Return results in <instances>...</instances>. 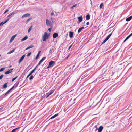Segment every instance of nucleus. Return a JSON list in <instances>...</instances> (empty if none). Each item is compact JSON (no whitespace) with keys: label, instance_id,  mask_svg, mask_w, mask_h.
I'll return each instance as SVG.
<instances>
[{"label":"nucleus","instance_id":"f257e3e1","mask_svg":"<svg viewBox=\"0 0 132 132\" xmlns=\"http://www.w3.org/2000/svg\"><path fill=\"white\" fill-rule=\"evenodd\" d=\"M50 35V33L48 34L47 32H45L42 37V39L43 41H46L47 39L49 37Z\"/></svg>","mask_w":132,"mask_h":132},{"label":"nucleus","instance_id":"f03ea898","mask_svg":"<svg viewBox=\"0 0 132 132\" xmlns=\"http://www.w3.org/2000/svg\"><path fill=\"white\" fill-rule=\"evenodd\" d=\"M55 64V62L54 61H51L50 62L48 65L47 67V68H50L52 67Z\"/></svg>","mask_w":132,"mask_h":132},{"label":"nucleus","instance_id":"7ed1b4c3","mask_svg":"<svg viewBox=\"0 0 132 132\" xmlns=\"http://www.w3.org/2000/svg\"><path fill=\"white\" fill-rule=\"evenodd\" d=\"M94 129H96L95 130H98V132H101L103 129V127L102 126H101L99 127L98 129H97V127L95 126L94 127Z\"/></svg>","mask_w":132,"mask_h":132},{"label":"nucleus","instance_id":"20e7f679","mask_svg":"<svg viewBox=\"0 0 132 132\" xmlns=\"http://www.w3.org/2000/svg\"><path fill=\"white\" fill-rule=\"evenodd\" d=\"M46 58V57H43L39 61V63L37 64V65H40L41 64V63H42L43 62V61Z\"/></svg>","mask_w":132,"mask_h":132},{"label":"nucleus","instance_id":"39448f33","mask_svg":"<svg viewBox=\"0 0 132 132\" xmlns=\"http://www.w3.org/2000/svg\"><path fill=\"white\" fill-rule=\"evenodd\" d=\"M25 56V55H24L21 57L20 58V59L19 60V62H18V63H21V62L22 61V60H23V59L24 58Z\"/></svg>","mask_w":132,"mask_h":132},{"label":"nucleus","instance_id":"423d86ee","mask_svg":"<svg viewBox=\"0 0 132 132\" xmlns=\"http://www.w3.org/2000/svg\"><path fill=\"white\" fill-rule=\"evenodd\" d=\"M13 69V68L9 70H8L5 72V74H8L11 73L12 71V70Z\"/></svg>","mask_w":132,"mask_h":132},{"label":"nucleus","instance_id":"0eeeda50","mask_svg":"<svg viewBox=\"0 0 132 132\" xmlns=\"http://www.w3.org/2000/svg\"><path fill=\"white\" fill-rule=\"evenodd\" d=\"M78 19L79 21V23L81 22L83 18L82 16L78 17Z\"/></svg>","mask_w":132,"mask_h":132},{"label":"nucleus","instance_id":"6e6552de","mask_svg":"<svg viewBox=\"0 0 132 132\" xmlns=\"http://www.w3.org/2000/svg\"><path fill=\"white\" fill-rule=\"evenodd\" d=\"M30 14L29 13H26L23 15L22 17V18H23L24 17H27L30 16Z\"/></svg>","mask_w":132,"mask_h":132},{"label":"nucleus","instance_id":"1a4fd4ad","mask_svg":"<svg viewBox=\"0 0 132 132\" xmlns=\"http://www.w3.org/2000/svg\"><path fill=\"white\" fill-rule=\"evenodd\" d=\"M16 34H15L13 36H12V37L11 38L10 40V42H12L13 40H14V38H15V37L16 36Z\"/></svg>","mask_w":132,"mask_h":132},{"label":"nucleus","instance_id":"9d476101","mask_svg":"<svg viewBox=\"0 0 132 132\" xmlns=\"http://www.w3.org/2000/svg\"><path fill=\"white\" fill-rule=\"evenodd\" d=\"M53 92H54V91H52L51 92H49L47 93L46 94L47 95L46 97L47 98L48 97H49V96L50 95H51V94H52L53 93Z\"/></svg>","mask_w":132,"mask_h":132},{"label":"nucleus","instance_id":"9b49d317","mask_svg":"<svg viewBox=\"0 0 132 132\" xmlns=\"http://www.w3.org/2000/svg\"><path fill=\"white\" fill-rule=\"evenodd\" d=\"M58 34L57 33H54L53 35V37L54 38H56L57 37H58Z\"/></svg>","mask_w":132,"mask_h":132},{"label":"nucleus","instance_id":"f8f14e48","mask_svg":"<svg viewBox=\"0 0 132 132\" xmlns=\"http://www.w3.org/2000/svg\"><path fill=\"white\" fill-rule=\"evenodd\" d=\"M19 128V127H18L12 130L10 132H17L18 131V129Z\"/></svg>","mask_w":132,"mask_h":132},{"label":"nucleus","instance_id":"ddd939ff","mask_svg":"<svg viewBox=\"0 0 132 132\" xmlns=\"http://www.w3.org/2000/svg\"><path fill=\"white\" fill-rule=\"evenodd\" d=\"M46 23L47 26H49L50 24L51 23V22L49 20L47 19L46 20Z\"/></svg>","mask_w":132,"mask_h":132},{"label":"nucleus","instance_id":"4468645a","mask_svg":"<svg viewBox=\"0 0 132 132\" xmlns=\"http://www.w3.org/2000/svg\"><path fill=\"white\" fill-rule=\"evenodd\" d=\"M7 82L5 83L2 86V89L3 88H6L7 87Z\"/></svg>","mask_w":132,"mask_h":132},{"label":"nucleus","instance_id":"2eb2a0df","mask_svg":"<svg viewBox=\"0 0 132 132\" xmlns=\"http://www.w3.org/2000/svg\"><path fill=\"white\" fill-rule=\"evenodd\" d=\"M132 18V16H130L126 19V21L127 22L129 21Z\"/></svg>","mask_w":132,"mask_h":132},{"label":"nucleus","instance_id":"dca6fc26","mask_svg":"<svg viewBox=\"0 0 132 132\" xmlns=\"http://www.w3.org/2000/svg\"><path fill=\"white\" fill-rule=\"evenodd\" d=\"M20 80L17 81L16 83L13 86H14V88H15L17 87L18 85L20 82Z\"/></svg>","mask_w":132,"mask_h":132},{"label":"nucleus","instance_id":"f3484780","mask_svg":"<svg viewBox=\"0 0 132 132\" xmlns=\"http://www.w3.org/2000/svg\"><path fill=\"white\" fill-rule=\"evenodd\" d=\"M86 20H88L90 19V16L89 14H87L86 16Z\"/></svg>","mask_w":132,"mask_h":132},{"label":"nucleus","instance_id":"a211bd4d","mask_svg":"<svg viewBox=\"0 0 132 132\" xmlns=\"http://www.w3.org/2000/svg\"><path fill=\"white\" fill-rule=\"evenodd\" d=\"M16 13V11H14L10 13L9 15H8L7 17V18L11 16L12 15L14 14H15Z\"/></svg>","mask_w":132,"mask_h":132},{"label":"nucleus","instance_id":"6ab92c4d","mask_svg":"<svg viewBox=\"0 0 132 132\" xmlns=\"http://www.w3.org/2000/svg\"><path fill=\"white\" fill-rule=\"evenodd\" d=\"M28 38V36H25L23 38L21 39V41H24L26 40V39H27Z\"/></svg>","mask_w":132,"mask_h":132},{"label":"nucleus","instance_id":"aec40b11","mask_svg":"<svg viewBox=\"0 0 132 132\" xmlns=\"http://www.w3.org/2000/svg\"><path fill=\"white\" fill-rule=\"evenodd\" d=\"M58 114L59 113H57L55 114V115L51 117L50 118V119H53L55 118L58 116Z\"/></svg>","mask_w":132,"mask_h":132},{"label":"nucleus","instance_id":"412c9836","mask_svg":"<svg viewBox=\"0 0 132 132\" xmlns=\"http://www.w3.org/2000/svg\"><path fill=\"white\" fill-rule=\"evenodd\" d=\"M73 32L72 31H70L69 32V36L70 38H72L73 36Z\"/></svg>","mask_w":132,"mask_h":132},{"label":"nucleus","instance_id":"4be33fe9","mask_svg":"<svg viewBox=\"0 0 132 132\" xmlns=\"http://www.w3.org/2000/svg\"><path fill=\"white\" fill-rule=\"evenodd\" d=\"M84 27H80L79 28L78 31V33H80L81 31V30L84 29Z\"/></svg>","mask_w":132,"mask_h":132},{"label":"nucleus","instance_id":"5701e85b","mask_svg":"<svg viewBox=\"0 0 132 132\" xmlns=\"http://www.w3.org/2000/svg\"><path fill=\"white\" fill-rule=\"evenodd\" d=\"M78 6V4H76L72 6L71 7V9H72L73 8L76 7L77 6Z\"/></svg>","mask_w":132,"mask_h":132},{"label":"nucleus","instance_id":"b1692460","mask_svg":"<svg viewBox=\"0 0 132 132\" xmlns=\"http://www.w3.org/2000/svg\"><path fill=\"white\" fill-rule=\"evenodd\" d=\"M10 92V90H9L6 93H5V94H4V96H5V97L7 95V94Z\"/></svg>","mask_w":132,"mask_h":132},{"label":"nucleus","instance_id":"393cba45","mask_svg":"<svg viewBox=\"0 0 132 132\" xmlns=\"http://www.w3.org/2000/svg\"><path fill=\"white\" fill-rule=\"evenodd\" d=\"M5 97H6L4 96V94H3L2 95L0 96V99L2 100Z\"/></svg>","mask_w":132,"mask_h":132},{"label":"nucleus","instance_id":"a878e982","mask_svg":"<svg viewBox=\"0 0 132 132\" xmlns=\"http://www.w3.org/2000/svg\"><path fill=\"white\" fill-rule=\"evenodd\" d=\"M29 77V80H32L33 79V78L35 76V75L33 76V75H31Z\"/></svg>","mask_w":132,"mask_h":132},{"label":"nucleus","instance_id":"bb28decb","mask_svg":"<svg viewBox=\"0 0 132 132\" xmlns=\"http://www.w3.org/2000/svg\"><path fill=\"white\" fill-rule=\"evenodd\" d=\"M53 47L52 48H50V51H49V52L50 54H52V53H53Z\"/></svg>","mask_w":132,"mask_h":132},{"label":"nucleus","instance_id":"cd10ccee","mask_svg":"<svg viewBox=\"0 0 132 132\" xmlns=\"http://www.w3.org/2000/svg\"><path fill=\"white\" fill-rule=\"evenodd\" d=\"M32 26H30L28 30V33H29L31 31V29H32Z\"/></svg>","mask_w":132,"mask_h":132},{"label":"nucleus","instance_id":"c85d7f7f","mask_svg":"<svg viewBox=\"0 0 132 132\" xmlns=\"http://www.w3.org/2000/svg\"><path fill=\"white\" fill-rule=\"evenodd\" d=\"M111 100V98L110 97H108L107 99H106V101H107V103L109 102L110 100Z\"/></svg>","mask_w":132,"mask_h":132},{"label":"nucleus","instance_id":"c756f323","mask_svg":"<svg viewBox=\"0 0 132 132\" xmlns=\"http://www.w3.org/2000/svg\"><path fill=\"white\" fill-rule=\"evenodd\" d=\"M32 19V18H30L28 19L26 21L27 22L26 23L27 24L28 22L29 21H30Z\"/></svg>","mask_w":132,"mask_h":132},{"label":"nucleus","instance_id":"7c9ffc66","mask_svg":"<svg viewBox=\"0 0 132 132\" xmlns=\"http://www.w3.org/2000/svg\"><path fill=\"white\" fill-rule=\"evenodd\" d=\"M35 71L33 69L30 72V73L29 74L31 75L34 73Z\"/></svg>","mask_w":132,"mask_h":132},{"label":"nucleus","instance_id":"2f4dec72","mask_svg":"<svg viewBox=\"0 0 132 132\" xmlns=\"http://www.w3.org/2000/svg\"><path fill=\"white\" fill-rule=\"evenodd\" d=\"M18 77V76H16L15 77L12 78V82H13Z\"/></svg>","mask_w":132,"mask_h":132},{"label":"nucleus","instance_id":"473e14b6","mask_svg":"<svg viewBox=\"0 0 132 132\" xmlns=\"http://www.w3.org/2000/svg\"><path fill=\"white\" fill-rule=\"evenodd\" d=\"M5 68H2L0 69V72H1L2 71H3V70H4L5 69Z\"/></svg>","mask_w":132,"mask_h":132},{"label":"nucleus","instance_id":"72a5a7b5","mask_svg":"<svg viewBox=\"0 0 132 132\" xmlns=\"http://www.w3.org/2000/svg\"><path fill=\"white\" fill-rule=\"evenodd\" d=\"M33 47H34V45H30V46H29V47H28V48L29 49L30 48H33Z\"/></svg>","mask_w":132,"mask_h":132},{"label":"nucleus","instance_id":"f704fd0d","mask_svg":"<svg viewBox=\"0 0 132 132\" xmlns=\"http://www.w3.org/2000/svg\"><path fill=\"white\" fill-rule=\"evenodd\" d=\"M103 3H101L100 5V8L101 9L102 8V6H103Z\"/></svg>","mask_w":132,"mask_h":132},{"label":"nucleus","instance_id":"c9c22d12","mask_svg":"<svg viewBox=\"0 0 132 132\" xmlns=\"http://www.w3.org/2000/svg\"><path fill=\"white\" fill-rule=\"evenodd\" d=\"M10 20L9 18L8 19L6 20L4 22V23L5 24L7 22H8Z\"/></svg>","mask_w":132,"mask_h":132},{"label":"nucleus","instance_id":"e433bc0d","mask_svg":"<svg viewBox=\"0 0 132 132\" xmlns=\"http://www.w3.org/2000/svg\"><path fill=\"white\" fill-rule=\"evenodd\" d=\"M112 35V33L110 34H109L107 36V37L108 38H110V36Z\"/></svg>","mask_w":132,"mask_h":132},{"label":"nucleus","instance_id":"4c0bfd02","mask_svg":"<svg viewBox=\"0 0 132 132\" xmlns=\"http://www.w3.org/2000/svg\"><path fill=\"white\" fill-rule=\"evenodd\" d=\"M30 76L29 74L27 76L25 80V81L27 80V78Z\"/></svg>","mask_w":132,"mask_h":132},{"label":"nucleus","instance_id":"58836bf2","mask_svg":"<svg viewBox=\"0 0 132 132\" xmlns=\"http://www.w3.org/2000/svg\"><path fill=\"white\" fill-rule=\"evenodd\" d=\"M31 54V52H30L29 53L27 54V56H28V57L29 56H30V55Z\"/></svg>","mask_w":132,"mask_h":132},{"label":"nucleus","instance_id":"ea45409f","mask_svg":"<svg viewBox=\"0 0 132 132\" xmlns=\"http://www.w3.org/2000/svg\"><path fill=\"white\" fill-rule=\"evenodd\" d=\"M39 55L38 54H37L35 58V59H37L38 58V57H39Z\"/></svg>","mask_w":132,"mask_h":132},{"label":"nucleus","instance_id":"a19ab883","mask_svg":"<svg viewBox=\"0 0 132 132\" xmlns=\"http://www.w3.org/2000/svg\"><path fill=\"white\" fill-rule=\"evenodd\" d=\"M9 10V9H7L6 10V11L4 12L3 14H5L7 12H8Z\"/></svg>","mask_w":132,"mask_h":132},{"label":"nucleus","instance_id":"79ce46f5","mask_svg":"<svg viewBox=\"0 0 132 132\" xmlns=\"http://www.w3.org/2000/svg\"><path fill=\"white\" fill-rule=\"evenodd\" d=\"M4 76V75L3 74L1 75L0 76V80Z\"/></svg>","mask_w":132,"mask_h":132},{"label":"nucleus","instance_id":"37998d69","mask_svg":"<svg viewBox=\"0 0 132 132\" xmlns=\"http://www.w3.org/2000/svg\"><path fill=\"white\" fill-rule=\"evenodd\" d=\"M107 41V40H106L105 39L102 42V44H104Z\"/></svg>","mask_w":132,"mask_h":132},{"label":"nucleus","instance_id":"c03bdc74","mask_svg":"<svg viewBox=\"0 0 132 132\" xmlns=\"http://www.w3.org/2000/svg\"><path fill=\"white\" fill-rule=\"evenodd\" d=\"M15 49H13V50L10 51L11 53H13L15 51Z\"/></svg>","mask_w":132,"mask_h":132},{"label":"nucleus","instance_id":"a18cd8bd","mask_svg":"<svg viewBox=\"0 0 132 132\" xmlns=\"http://www.w3.org/2000/svg\"><path fill=\"white\" fill-rule=\"evenodd\" d=\"M4 24V22H2L0 23V26H3Z\"/></svg>","mask_w":132,"mask_h":132},{"label":"nucleus","instance_id":"49530a36","mask_svg":"<svg viewBox=\"0 0 132 132\" xmlns=\"http://www.w3.org/2000/svg\"><path fill=\"white\" fill-rule=\"evenodd\" d=\"M14 88V86H13L10 89H9L10 91H11V90L13 89Z\"/></svg>","mask_w":132,"mask_h":132},{"label":"nucleus","instance_id":"de8ad7c7","mask_svg":"<svg viewBox=\"0 0 132 132\" xmlns=\"http://www.w3.org/2000/svg\"><path fill=\"white\" fill-rule=\"evenodd\" d=\"M72 44H71V45H70L69 47V48H68V50H69L70 49V48H71V47H72Z\"/></svg>","mask_w":132,"mask_h":132},{"label":"nucleus","instance_id":"09e8293b","mask_svg":"<svg viewBox=\"0 0 132 132\" xmlns=\"http://www.w3.org/2000/svg\"><path fill=\"white\" fill-rule=\"evenodd\" d=\"M54 15V13L53 12H52V13H51V16H52L53 15Z\"/></svg>","mask_w":132,"mask_h":132},{"label":"nucleus","instance_id":"8fccbe9b","mask_svg":"<svg viewBox=\"0 0 132 132\" xmlns=\"http://www.w3.org/2000/svg\"><path fill=\"white\" fill-rule=\"evenodd\" d=\"M38 66V65H37V66H36V67L34 68L33 69L35 71L36 70V68H37V67Z\"/></svg>","mask_w":132,"mask_h":132},{"label":"nucleus","instance_id":"3c124183","mask_svg":"<svg viewBox=\"0 0 132 132\" xmlns=\"http://www.w3.org/2000/svg\"><path fill=\"white\" fill-rule=\"evenodd\" d=\"M89 22H87L86 23V25H89Z\"/></svg>","mask_w":132,"mask_h":132},{"label":"nucleus","instance_id":"603ef678","mask_svg":"<svg viewBox=\"0 0 132 132\" xmlns=\"http://www.w3.org/2000/svg\"><path fill=\"white\" fill-rule=\"evenodd\" d=\"M51 28H50L48 29V30L50 32L51 31Z\"/></svg>","mask_w":132,"mask_h":132},{"label":"nucleus","instance_id":"864d4df0","mask_svg":"<svg viewBox=\"0 0 132 132\" xmlns=\"http://www.w3.org/2000/svg\"><path fill=\"white\" fill-rule=\"evenodd\" d=\"M128 39L126 38L123 41V42H125Z\"/></svg>","mask_w":132,"mask_h":132},{"label":"nucleus","instance_id":"5fc2aeb1","mask_svg":"<svg viewBox=\"0 0 132 132\" xmlns=\"http://www.w3.org/2000/svg\"><path fill=\"white\" fill-rule=\"evenodd\" d=\"M130 37L129 35L128 36H127L126 38L128 39Z\"/></svg>","mask_w":132,"mask_h":132},{"label":"nucleus","instance_id":"6e6d98bb","mask_svg":"<svg viewBox=\"0 0 132 132\" xmlns=\"http://www.w3.org/2000/svg\"><path fill=\"white\" fill-rule=\"evenodd\" d=\"M109 39V38H108L107 37H106L105 39L107 41V40Z\"/></svg>","mask_w":132,"mask_h":132},{"label":"nucleus","instance_id":"4d7b16f0","mask_svg":"<svg viewBox=\"0 0 132 132\" xmlns=\"http://www.w3.org/2000/svg\"><path fill=\"white\" fill-rule=\"evenodd\" d=\"M41 52V51H39L38 52V54L39 55V54Z\"/></svg>","mask_w":132,"mask_h":132},{"label":"nucleus","instance_id":"13d9d810","mask_svg":"<svg viewBox=\"0 0 132 132\" xmlns=\"http://www.w3.org/2000/svg\"><path fill=\"white\" fill-rule=\"evenodd\" d=\"M130 37L131 36H132V32L129 35Z\"/></svg>","mask_w":132,"mask_h":132},{"label":"nucleus","instance_id":"bf43d9fd","mask_svg":"<svg viewBox=\"0 0 132 132\" xmlns=\"http://www.w3.org/2000/svg\"><path fill=\"white\" fill-rule=\"evenodd\" d=\"M130 37L131 36H132V32L129 35Z\"/></svg>","mask_w":132,"mask_h":132},{"label":"nucleus","instance_id":"052dcab7","mask_svg":"<svg viewBox=\"0 0 132 132\" xmlns=\"http://www.w3.org/2000/svg\"><path fill=\"white\" fill-rule=\"evenodd\" d=\"M3 107H1V108H0V111L2 109H3Z\"/></svg>","mask_w":132,"mask_h":132},{"label":"nucleus","instance_id":"680f3d73","mask_svg":"<svg viewBox=\"0 0 132 132\" xmlns=\"http://www.w3.org/2000/svg\"><path fill=\"white\" fill-rule=\"evenodd\" d=\"M8 54H11V53L10 52H10H9L8 53H7Z\"/></svg>","mask_w":132,"mask_h":132},{"label":"nucleus","instance_id":"e2e57ef3","mask_svg":"<svg viewBox=\"0 0 132 132\" xmlns=\"http://www.w3.org/2000/svg\"><path fill=\"white\" fill-rule=\"evenodd\" d=\"M25 82V81H24L22 84V85Z\"/></svg>","mask_w":132,"mask_h":132},{"label":"nucleus","instance_id":"0e129e2a","mask_svg":"<svg viewBox=\"0 0 132 132\" xmlns=\"http://www.w3.org/2000/svg\"><path fill=\"white\" fill-rule=\"evenodd\" d=\"M11 67H12V66H11V65H10V66H9V68H11Z\"/></svg>","mask_w":132,"mask_h":132},{"label":"nucleus","instance_id":"69168bd1","mask_svg":"<svg viewBox=\"0 0 132 132\" xmlns=\"http://www.w3.org/2000/svg\"><path fill=\"white\" fill-rule=\"evenodd\" d=\"M28 49H29L28 48V47L27 48H26V50H28Z\"/></svg>","mask_w":132,"mask_h":132},{"label":"nucleus","instance_id":"338daca9","mask_svg":"<svg viewBox=\"0 0 132 132\" xmlns=\"http://www.w3.org/2000/svg\"><path fill=\"white\" fill-rule=\"evenodd\" d=\"M1 55H0V57L1 56Z\"/></svg>","mask_w":132,"mask_h":132}]
</instances>
